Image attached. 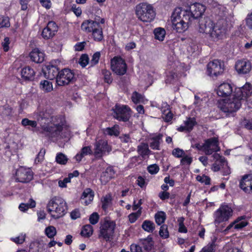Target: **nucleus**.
I'll use <instances>...</instances> for the list:
<instances>
[{"mask_svg":"<svg viewBox=\"0 0 252 252\" xmlns=\"http://www.w3.org/2000/svg\"><path fill=\"white\" fill-rule=\"evenodd\" d=\"M191 11L181 7H176L171 16L172 28L177 32H185L191 24L192 20L201 16L205 12L203 5L195 3L190 7Z\"/></svg>","mask_w":252,"mask_h":252,"instance_id":"nucleus-1","label":"nucleus"},{"mask_svg":"<svg viewBox=\"0 0 252 252\" xmlns=\"http://www.w3.org/2000/svg\"><path fill=\"white\" fill-rule=\"evenodd\" d=\"M21 125L25 127L29 126L28 128L33 132L36 131L38 133L51 138L60 139L63 137L62 135L63 130V124H48L47 125H42L40 128L35 129V128L37 125V122L30 120L28 118H24L21 121Z\"/></svg>","mask_w":252,"mask_h":252,"instance_id":"nucleus-2","label":"nucleus"},{"mask_svg":"<svg viewBox=\"0 0 252 252\" xmlns=\"http://www.w3.org/2000/svg\"><path fill=\"white\" fill-rule=\"evenodd\" d=\"M47 210L53 219H58L66 213L67 206L63 198L55 196L48 202Z\"/></svg>","mask_w":252,"mask_h":252,"instance_id":"nucleus-3","label":"nucleus"},{"mask_svg":"<svg viewBox=\"0 0 252 252\" xmlns=\"http://www.w3.org/2000/svg\"><path fill=\"white\" fill-rule=\"evenodd\" d=\"M242 105L240 98L234 94L232 98L222 99L219 101L218 107L225 114L226 116H233Z\"/></svg>","mask_w":252,"mask_h":252,"instance_id":"nucleus-4","label":"nucleus"},{"mask_svg":"<svg viewBox=\"0 0 252 252\" xmlns=\"http://www.w3.org/2000/svg\"><path fill=\"white\" fill-rule=\"evenodd\" d=\"M135 13L138 18L143 22H151L156 16L153 6L144 2L136 5Z\"/></svg>","mask_w":252,"mask_h":252,"instance_id":"nucleus-5","label":"nucleus"},{"mask_svg":"<svg viewBox=\"0 0 252 252\" xmlns=\"http://www.w3.org/2000/svg\"><path fill=\"white\" fill-rule=\"evenodd\" d=\"M233 210L231 207L227 204L223 203L214 213V223L218 225L221 222L226 221L232 217Z\"/></svg>","mask_w":252,"mask_h":252,"instance_id":"nucleus-6","label":"nucleus"},{"mask_svg":"<svg viewBox=\"0 0 252 252\" xmlns=\"http://www.w3.org/2000/svg\"><path fill=\"white\" fill-rule=\"evenodd\" d=\"M113 117L119 121L126 122L129 121L132 115L130 108L126 105L116 104L112 108Z\"/></svg>","mask_w":252,"mask_h":252,"instance_id":"nucleus-7","label":"nucleus"},{"mask_svg":"<svg viewBox=\"0 0 252 252\" xmlns=\"http://www.w3.org/2000/svg\"><path fill=\"white\" fill-rule=\"evenodd\" d=\"M115 226L114 221L105 220L100 227L98 238L102 239L106 242L110 241L113 238Z\"/></svg>","mask_w":252,"mask_h":252,"instance_id":"nucleus-8","label":"nucleus"},{"mask_svg":"<svg viewBox=\"0 0 252 252\" xmlns=\"http://www.w3.org/2000/svg\"><path fill=\"white\" fill-rule=\"evenodd\" d=\"M74 79V73L69 69L64 68L59 72L56 83L58 86H65L72 83Z\"/></svg>","mask_w":252,"mask_h":252,"instance_id":"nucleus-9","label":"nucleus"},{"mask_svg":"<svg viewBox=\"0 0 252 252\" xmlns=\"http://www.w3.org/2000/svg\"><path fill=\"white\" fill-rule=\"evenodd\" d=\"M226 33V28L223 25L222 21L214 24L213 28L208 33L209 36L213 41H218L222 38Z\"/></svg>","mask_w":252,"mask_h":252,"instance_id":"nucleus-10","label":"nucleus"},{"mask_svg":"<svg viewBox=\"0 0 252 252\" xmlns=\"http://www.w3.org/2000/svg\"><path fill=\"white\" fill-rule=\"evenodd\" d=\"M111 69L119 75H124L127 70V66L125 61L121 57H115L111 61Z\"/></svg>","mask_w":252,"mask_h":252,"instance_id":"nucleus-11","label":"nucleus"},{"mask_svg":"<svg viewBox=\"0 0 252 252\" xmlns=\"http://www.w3.org/2000/svg\"><path fill=\"white\" fill-rule=\"evenodd\" d=\"M223 71V65L218 60H214L207 64L208 74L211 76L217 77L222 74Z\"/></svg>","mask_w":252,"mask_h":252,"instance_id":"nucleus-12","label":"nucleus"},{"mask_svg":"<svg viewBox=\"0 0 252 252\" xmlns=\"http://www.w3.org/2000/svg\"><path fill=\"white\" fill-rule=\"evenodd\" d=\"M16 177L18 182L28 183L32 179L33 173L31 169L21 166L17 170Z\"/></svg>","mask_w":252,"mask_h":252,"instance_id":"nucleus-13","label":"nucleus"},{"mask_svg":"<svg viewBox=\"0 0 252 252\" xmlns=\"http://www.w3.org/2000/svg\"><path fill=\"white\" fill-rule=\"evenodd\" d=\"M218 139L214 137L205 140L203 144V152L206 155H210L215 152L220 151Z\"/></svg>","mask_w":252,"mask_h":252,"instance_id":"nucleus-14","label":"nucleus"},{"mask_svg":"<svg viewBox=\"0 0 252 252\" xmlns=\"http://www.w3.org/2000/svg\"><path fill=\"white\" fill-rule=\"evenodd\" d=\"M110 151L111 149L106 141L99 140L95 142L94 149V154L95 156L101 157L106 153L110 152Z\"/></svg>","mask_w":252,"mask_h":252,"instance_id":"nucleus-15","label":"nucleus"},{"mask_svg":"<svg viewBox=\"0 0 252 252\" xmlns=\"http://www.w3.org/2000/svg\"><path fill=\"white\" fill-rule=\"evenodd\" d=\"M239 187L246 193H252V174H246L242 177Z\"/></svg>","mask_w":252,"mask_h":252,"instance_id":"nucleus-16","label":"nucleus"},{"mask_svg":"<svg viewBox=\"0 0 252 252\" xmlns=\"http://www.w3.org/2000/svg\"><path fill=\"white\" fill-rule=\"evenodd\" d=\"M235 69L239 74H247L252 69V64L247 59L238 60L235 65Z\"/></svg>","mask_w":252,"mask_h":252,"instance_id":"nucleus-17","label":"nucleus"},{"mask_svg":"<svg viewBox=\"0 0 252 252\" xmlns=\"http://www.w3.org/2000/svg\"><path fill=\"white\" fill-rule=\"evenodd\" d=\"M58 27L54 21L48 22L46 27L42 31V36L45 39H48L52 38L57 32Z\"/></svg>","mask_w":252,"mask_h":252,"instance_id":"nucleus-18","label":"nucleus"},{"mask_svg":"<svg viewBox=\"0 0 252 252\" xmlns=\"http://www.w3.org/2000/svg\"><path fill=\"white\" fill-rule=\"evenodd\" d=\"M214 24L213 21L208 17L200 19L199 21V32L208 34L212 28H213Z\"/></svg>","mask_w":252,"mask_h":252,"instance_id":"nucleus-19","label":"nucleus"},{"mask_svg":"<svg viewBox=\"0 0 252 252\" xmlns=\"http://www.w3.org/2000/svg\"><path fill=\"white\" fill-rule=\"evenodd\" d=\"M252 94V87L250 84H246L241 88H239L235 93V95L241 101L244 98L250 96Z\"/></svg>","mask_w":252,"mask_h":252,"instance_id":"nucleus-20","label":"nucleus"},{"mask_svg":"<svg viewBox=\"0 0 252 252\" xmlns=\"http://www.w3.org/2000/svg\"><path fill=\"white\" fill-rule=\"evenodd\" d=\"M232 87L230 84L223 83L218 87L217 94L219 96L227 97L232 94Z\"/></svg>","mask_w":252,"mask_h":252,"instance_id":"nucleus-21","label":"nucleus"},{"mask_svg":"<svg viewBox=\"0 0 252 252\" xmlns=\"http://www.w3.org/2000/svg\"><path fill=\"white\" fill-rule=\"evenodd\" d=\"M184 125L180 126L177 128V130L179 132H190L191 131L194 126L197 124L196 120L194 118H188L184 121Z\"/></svg>","mask_w":252,"mask_h":252,"instance_id":"nucleus-22","label":"nucleus"},{"mask_svg":"<svg viewBox=\"0 0 252 252\" xmlns=\"http://www.w3.org/2000/svg\"><path fill=\"white\" fill-rule=\"evenodd\" d=\"M59 69L54 65H48L46 66L44 69V74L45 77L50 80L57 78L59 74Z\"/></svg>","mask_w":252,"mask_h":252,"instance_id":"nucleus-23","label":"nucleus"},{"mask_svg":"<svg viewBox=\"0 0 252 252\" xmlns=\"http://www.w3.org/2000/svg\"><path fill=\"white\" fill-rule=\"evenodd\" d=\"M115 171L111 166L108 167L104 171L102 172L100 180L101 184L105 185L110 180L114 178Z\"/></svg>","mask_w":252,"mask_h":252,"instance_id":"nucleus-24","label":"nucleus"},{"mask_svg":"<svg viewBox=\"0 0 252 252\" xmlns=\"http://www.w3.org/2000/svg\"><path fill=\"white\" fill-rule=\"evenodd\" d=\"M30 57L32 61L36 63H41L44 60V54L38 48H35L30 54Z\"/></svg>","mask_w":252,"mask_h":252,"instance_id":"nucleus-25","label":"nucleus"},{"mask_svg":"<svg viewBox=\"0 0 252 252\" xmlns=\"http://www.w3.org/2000/svg\"><path fill=\"white\" fill-rule=\"evenodd\" d=\"M99 24L93 20H88L84 22L81 25V29L87 32H93L96 28L98 27Z\"/></svg>","mask_w":252,"mask_h":252,"instance_id":"nucleus-26","label":"nucleus"},{"mask_svg":"<svg viewBox=\"0 0 252 252\" xmlns=\"http://www.w3.org/2000/svg\"><path fill=\"white\" fill-rule=\"evenodd\" d=\"M22 77L26 80L32 81L33 80L35 71L30 66H26L21 70Z\"/></svg>","mask_w":252,"mask_h":252,"instance_id":"nucleus-27","label":"nucleus"},{"mask_svg":"<svg viewBox=\"0 0 252 252\" xmlns=\"http://www.w3.org/2000/svg\"><path fill=\"white\" fill-rule=\"evenodd\" d=\"M45 245L43 243L34 242L30 244L29 252H46Z\"/></svg>","mask_w":252,"mask_h":252,"instance_id":"nucleus-28","label":"nucleus"},{"mask_svg":"<svg viewBox=\"0 0 252 252\" xmlns=\"http://www.w3.org/2000/svg\"><path fill=\"white\" fill-rule=\"evenodd\" d=\"M137 151L143 158H145L146 157H148L151 153L148 144L145 143H141L139 145L137 146Z\"/></svg>","mask_w":252,"mask_h":252,"instance_id":"nucleus-29","label":"nucleus"},{"mask_svg":"<svg viewBox=\"0 0 252 252\" xmlns=\"http://www.w3.org/2000/svg\"><path fill=\"white\" fill-rule=\"evenodd\" d=\"M215 158L217 159L216 161L213 164L212 169L215 172L218 171L220 169L221 165L220 163H221L223 165L225 163H227L224 157L220 156L218 154H215L213 155Z\"/></svg>","mask_w":252,"mask_h":252,"instance_id":"nucleus-30","label":"nucleus"},{"mask_svg":"<svg viewBox=\"0 0 252 252\" xmlns=\"http://www.w3.org/2000/svg\"><path fill=\"white\" fill-rule=\"evenodd\" d=\"M94 196V193L93 190L90 188H87L83 191L81 199L84 201L86 205H88L93 201Z\"/></svg>","mask_w":252,"mask_h":252,"instance_id":"nucleus-31","label":"nucleus"},{"mask_svg":"<svg viewBox=\"0 0 252 252\" xmlns=\"http://www.w3.org/2000/svg\"><path fill=\"white\" fill-rule=\"evenodd\" d=\"M162 134H158L151 138V142L150 143V146L153 150H159V145L162 141Z\"/></svg>","mask_w":252,"mask_h":252,"instance_id":"nucleus-32","label":"nucleus"},{"mask_svg":"<svg viewBox=\"0 0 252 252\" xmlns=\"http://www.w3.org/2000/svg\"><path fill=\"white\" fill-rule=\"evenodd\" d=\"M92 154V151L90 146H86L82 148L80 153L77 154L75 156V158L77 161L80 162L82 158L88 155Z\"/></svg>","mask_w":252,"mask_h":252,"instance_id":"nucleus-33","label":"nucleus"},{"mask_svg":"<svg viewBox=\"0 0 252 252\" xmlns=\"http://www.w3.org/2000/svg\"><path fill=\"white\" fill-rule=\"evenodd\" d=\"M163 105H164L165 109L164 110L161 109L162 113L164 115L163 118L165 122H169L173 118V114L171 111L169 110V106L167 103H164Z\"/></svg>","mask_w":252,"mask_h":252,"instance_id":"nucleus-34","label":"nucleus"},{"mask_svg":"<svg viewBox=\"0 0 252 252\" xmlns=\"http://www.w3.org/2000/svg\"><path fill=\"white\" fill-rule=\"evenodd\" d=\"M217 240V238L214 236L211 240V242L209 243L206 246L204 247L200 252H215V249L216 247V242Z\"/></svg>","mask_w":252,"mask_h":252,"instance_id":"nucleus-35","label":"nucleus"},{"mask_svg":"<svg viewBox=\"0 0 252 252\" xmlns=\"http://www.w3.org/2000/svg\"><path fill=\"white\" fill-rule=\"evenodd\" d=\"M92 35L94 40L99 41L103 39L102 29L100 25L96 27L92 32Z\"/></svg>","mask_w":252,"mask_h":252,"instance_id":"nucleus-36","label":"nucleus"},{"mask_svg":"<svg viewBox=\"0 0 252 252\" xmlns=\"http://www.w3.org/2000/svg\"><path fill=\"white\" fill-rule=\"evenodd\" d=\"M142 228L146 232H153L155 228V224L151 220H145L142 224Z\"/></svg>","mask_w":252,"mask_h":252,"instance_id":"nucleus-37","label":"nucleus"},{"mask_svg":"<svg viewBox=\"0 0 252 252\" xmlns=\"http://www.w3.org/2000/svg\"><path fill=\"white\" fill-rule=\"evenodd\" d=\"M166 214L163 211L158 212L155 215L156 222L158 225L163 223L166 220Z\"/></svg>","mask_w":252,"mask_h":252,"instance_id":"nucleus-38","label":"nucleus"},{"mask_svg":"<svg viewBox=\"0 0 252 252\" xmlns=\"http://www.w3.org/2000/svg\"><path fill=\"white\" fill-rule=\"evenodd\" d=\"M235 221H238L234 225V228L235 229H241L248 224V222L245 220V216L238 217Z\"/></svg>","mask_w":252,"mask_h":252,"instance_id":"nucleus-39","label":"nucleus"},{"mask_svg":"<svg viewBox=\"0 0 252 252\" xmlns=\"http://www.w3.org/2000/svg\"><path fill=\"white\" fill-rule=\"evenodd\" d=\"M40 88L45 92H50L53 90L52 83L47 80L41 81L40 83Z\"/></svg>","mask_w":252,"mask_h":252,"instance_id":"nucleus-40","label":"nucleus"},{"mask_svg":"<svg viewBox=\"0 0 252 252\" xmlns=\"http://www.w3.org/2000/svg\"><path fill=\"white\" fill-rule=\"evenodd\" d=\"M93 232V228L90 224H87L84 226L81 232V235L85 237H89Z\"/></svg>","mask_w":252,"mask_h":252,"instance_id":"nucleus-41","label":"nucleus"},{"mask_svg":"<svg viewBox=\"0 0 252 252\" xmlns=\"http://www.w3.org/2000/svg\"><path fill=\"white\" fill-rule=\"evenodd\" d=\"M154 34L156 39L163 41L165 35V31L161 28H156L154 30Z\"/></svg>","mask_w":252,"mask_h":252,"instance_id":"nucleus-42","label":"nucleus"},{"mask_svg":"<svg viewBox=\"0 0 252 252\" xmlns=\"http://www.w3.org/2000/svg\"><path fill=\"white\" fill-rule=\"evenodd\" d=\"M131 100L135 104L140 103L144 102V96L142 94L135 91L132 94Z\"/></svg>","mask_w":252,"mask_h":252,"instance_id":"nucleus-43","label":"nucleus"},{"mask_svg":"<svg viewBox=\"0 0 252 252\" xmlns=\"http://www.w3.org/2000/svg\"><path fill=\"white\" fill-rule=\"evenodd\" d=\"M105 133L109 135L118 136L119 134V126L115 125L111 127H107L105 129Z\"/></svg>","mask_w":252,"mask_h":252,"instance_id":"nucleus-44","label":"nucleus"},{"mask_svg":"<svg viewBox=\"0 0 252 252\" xmlns=\"http://www.w3.org/2000/svg\"><path fill=\"white\" fill-rule=\"evenodd\" d=\"M36 203L32 199H30V203H21L19 208L21 211L25 212L29 208H34L35 207Z\"/></svg>","mask_w":252,"mask_h":252,"instance_id":"nucleus-45","label":"nucleus"},{"mask_svg":"<svg viewBox=\"0 0 252 252\" xmlns=\"http://www.w3.org/2000/svg\"><path fill=\"white\" fill-rule=\"evenodd\" d=\"M45 233L49 238H53L57 234L56 228L53 226H49L45 229Z\"/></svg>","mask_w":252,"mask_h":252,"instance_id":"nucleus-46","label":"nucleus"},{"mask_svg":"<svg viewBox=\"0 0 252 252\" xmlns=\"http://www.w3.org/2000/svg\"><path fill=\"white\" fill-rule=\"evenodd\" d=\"M159 235L163 239H166L169 237V234L167 225L163 224L160 226L159 231Z\"/></svg>","mask_w":252,"mask_h":252,"instance_id":"nucleus-47","label":"nucleus"},{"mask_svg":"<svg viewBox=\"0 0 252 252\" xmlns=\"http://www.w3.org/2000/svg\"><path fill=\"white\" fill-rule=\"evenodd\" d=\"M67 160L68 158L64 154L62 153L57 154L56 157V161L58 163L64 165L67 163Z\"/></svg>","mask_w":252,"mask_h":252,"instance_id":"nucleus-48","label":"nucleus"},{"mask_svg":"<svg viewBox=\"0 0 252 252\" xmlns=\"http://www.w3.org/2000/svg\"><path fill=\"white\" fill-rule=\"evenodd\" d=\"M142 209L140 208L136 212L132 213L128 216L129 221L130 223H134L137 219L140 216L142 212Z\"/></svg>","mask_w":252,"mask_h":252,"instance_id":"nucleus-49","label":"nucleus"},{"mask_svg":"<svg viewBox=\"0 0 252 252\" xmlns=\"http://www.w3.org/2000/svg\"><path fill=\"white\" fill-rule=\"evenodd\" d=\"M102 208L104 210H106L111 203V197L110 195H106L102 200Z\"/></svg>","mask_w":252,"mask_h":252,"instance_id":"nucleus-50","label":"nucleus"},{"mask_svg":"<svg viewBox=\"0 0 252 252\" xmlns=\"http://www.w3.org/2000/svg\"><path fill=\"white\" fill-rule=\"evenodd\" d=\"M10 26L9 19L7 17L0 16V29L8 28Z\"/></svg>","mask_w":252,"mask_h":252,"instance_id":"nucleus-51","label":"nucleus"},{"mask_svg":"<svg viewBox=\"0 0 252 252\" xmlns=\"http://www.w3.org/2000/svg\"><path fill=\"white\" fill-rule=\"evenodd\" d=\"M196 179L197 181L202 183H204L205 185H208L210 184V178L205 175L202 176L197 175L196 177Z\"/></svg>","mask_w":252,"mask_h":252,"instance_id":"nucleus-52","label":"nucleus"},{"mask_svg":"<svg viewBox=\"0 0 252 252\" xmlns=\"http://www.w3.org/2000/svg\"><path fill=\"white\" fill-rule=\"evenodd\" d=\"M102 73L104 76V79L105 82L108 84H110L112 82V78L111 77V72L106 69H103Z\"/></svg>","mask_w":252,"mask_h":252,"instance_id":"nucleus-53","label":"nucleus"},{"mask_svg":"<svg viewBox=\"0 0 252 252\" xmlns=\"http://www.w3.org/2000/svg\"><path fill=\"white\" fill-rule=\"evenodd\" d=\"M26 238V234H21L18 236L14 237V238H11V240L14 242L15 243L17 244H23Z\"/></svg>","mask_w":252,"mask_h":252,"instance_id":"nucleus-54","label":"nucleus"},{"mask_svg":"<svg viewBox=\"0 0 252 252\" xmlns=\"http://www.w3.org/2000/svg\"><path fill=\"white\" fill-rule=\"evenodd\" d=\"M89 58L87 55H82L79 60V63L83 67H85L89 63Z\"/></svg>","mask_w":252,"mask_h":252,"instance_id":"nucleus-55","label":"nucleus"},{"mask_svg":"<svg viewBox=\"0 0 252 252\" xmlns=\"http://www.w3.org/2000/svg\"><path fill=\"white\" fill-rule=\"evenodd\" d=\"M172 155L176 158H182L185 153L184 151L180 148H175L172 151Z\"/></svg>","mask_w":252,"mask_h":252,"instance_id":"nucleus-56","label":"nucleus"},{"mask_svg":"<svg viewBox=\"0 0 252 252\" xmlns=\"http://www.w3.org/2000/svg\"><path fill=\"white\" fill-rule=\"evenodd\" d=\"M99 217L97 213H93L90 217V222L93 225L96 224L99 220Z\"/></svg>","mask_w":252,"mask_h":252,"instance_id":"nucleus-57","label":"nucleus"},{"mask_svg":"<svg viewBox=\"0 0 252 252\" xmlns=\"http://www.w3.org/2000/svg\"><path fill=\"white\" fill-rule=\"evenodd\" d=\"M184 220V219L183 218H181L180 220H178V221H179L178 231L180 233H187L188 232L187 228L185 226L183 222Z\"/></svg>","mask_w":252,"mask_h":252,"instance_id":"nucleus-58","label":"nucleus"},{"mask_svg":"<svg viewBox=\"0 0 252 252\" xmlns=\"http://www.w3.org/2000/svg\"><path fill=\"white\" fill-rule=\"evenodd\" d=\"M100 57V53L99 52H95L92 56L91 61V64L92 65H95L98 63Z\"/></svg>","mask_w":252,"mask_h":252,"instance_id":"nucleus-59","label":"nucleus"},{"mask_svg":"<svg viewBox=\"0 0 252 252\" xmlns=\"http://www.w3.org/2000/svg\"><path fill=\"white\" fill-rule=\"evenodd\" d=\"M148 171L151 174L157 173L159 171V167L156 164L150 165L148 167Z\"/></svg>","mask_w":252,"mask_h":252,"instance_id":"nucleus-60","label":"nucleus"},{"mask_svg":"<svg viewBox=\"0 0 252 252\" xmlns=\"http://www.w3.org/2000/svg\"><path fill=\"white\" fill-rule=\"evenodd\" d=\"M121 142L125 143H129L132 142L131 138L129 134H124L120 137Z\"/></svg>","mask_w":252,"mask_h":252,"instance_id":"nucleus-61","label":"nucleus"},{"mask_svg":"<svg viewBox=\"0 0 252 252\" xmlns=\"http://www.w3.org/2000/svg\"><path fill=\"white\" fill-rule=\"evenodd\" d=\"M192 161V159L191 157H189L187 155H184L181 160V164L182 165L188 164L189 165Z\"/></svg>","mask_w":252,"mask_h":252,"instance_id":"nucleus-62","label":"nucleus"},{"mask_svg":"<svg viewBox=\"0 0 252 252\" xmlns=\"http://www.w3.org/2000/svg\"><path fill=\"white\" fill-rule=\"evenodd\" d=\"M245 20L247 27L249 29L252 30V12L248 14Z\"/></svg>","mask_w":252,"mask_h":252,"instance_id":"nucleus-63","label":"nucleus"},{"mask_svg":"<svg viewBox=\"0 0 252 252\" xmlns=\"http://www.w3.org/2000/svg\"><path fill=\"white\" fill-rule=\"evenodd\" d=\"M130 250L131 252H142L141 247L136 244L131 245Z\"/></svg>","mask_w":252,"mask_h":252,"instance_id":"nucleus-64","label":"nucleus"}]
</instances>
